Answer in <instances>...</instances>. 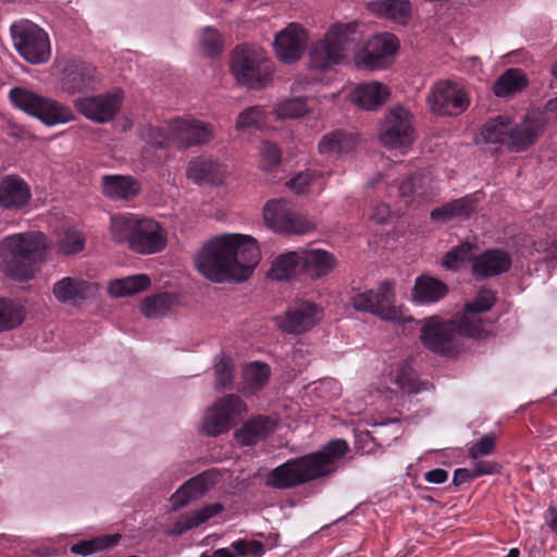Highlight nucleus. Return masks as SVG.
Segmentation results:
<instances>
[{
    "mask_svg": "<svg viewBox=\"0 0 557 557\" xmlns=\"http://www.w3.org/2000/svg\"><path fill=\"white\" fill-rule=\"evenodd\" d=\"M16 51L32 64L46 63L51 55L48 34L35 23L23 20L11 26Z\"/></svg>",
    "mask_w": 557,
    "mask_h": 557,
    "instance_id": "nucleus-10",
    "label": "nucleus"
},
{
    "mask_svg": "<svg viewBox=\"0 0 557 557\" xmlns=\"http://www.w3.org/2000/svg\"><path fill=\"white\" fill-rule=\"evenodd\" d=\"M495 300L494 292L481 289L473 300L467 302L465 311L457 317L460 321L461 332L467 336L481 337L484 333V322L478 314L488 311Z\"/></svg>",
    "mask_w": 557,
    "mask_h": 557,
    "instance_id": "nucleus-19",
    "label": "nucleus"
},
{
    "mask_svg": "<svg viewBox=\"0 0 557 557\" xmlns=\"http://www.w3.org/2000/svg\"><path fill=\"white\" fill-rule=\"evenodd\" d=\"M305 275V250L281 253V282L300 280Z\"/></svg>",
    "mask_w": 557,
    "mask_h": 557,
    "instance_id": "nucleus-47",
    "label": "nucleus"
},
{
    "mask_svg": "<svg viewBox=\"0 0 557 557\" xmlns=\"http://www.w3.org/2000/svg\"><path fill=\"white\" fill-rule=\"evenodd\" d=\"M54 246L59 255H75L85 248V238L79 231L65 227L57 232Z\"/></svg>",
    "mask_w": 557,
    "mask_h": 557,
    "instance_id": "nucleus-46",
    "label": "nucleus"
},
{
    "mask_svg": "<svg viewBox=\"0 0 557 557\" xmlns=\"http://www.w3.org/2000/svg\"><path fill=\"white\" fill-rule=\"evenodd\" d=\"M98 285L82 276H67L54 283L52 293L62 304L76 305L78 301L95 296Z\"/></svg>",
    "mask_w": 557,
    "mask_h": 557,
    "instance_id": "nucleus-21",
    "label": "nucleus"
},
{
    "mask_svg": "<svg viewBox=\"0 0 557 557\" xmlns=\"http://www.w3.org/2000/svg\"><path fill=\"white\" fill-rule=\"evenodd\" d=\"M317 227L313 219L295 211L281 212V233L305 235Z\"/></svg>",
    "mask_w": 557,
    "mask_h": 557,
    "instance_id": "nucleus-44",
    "label": "nucleus"
},
{
    "mask_svg": "<svg viewBox=\"0 0 557 557\" xmlns=\"http://www.w3.org/2000/svg\"><path fill=\"white\" fill-rule=\"evenodd\" d=\"M151 280L147 274H136L116 278L109 284V293L113 297H127L147 289Z\"/></svg>",
    "mask_w": 557,
    "mask_h": 557,
    "instance_id": "nucleus-41",
    "label": "nucleus"
},
{
    "mask_svg": "<svg viewBox=\"0 0 557 557\" xmlns=\"http://www.w3.org/2000/svg\"><path fill=\"white\" fill-rule=\"evenodd\" d=\"M222 47L221 35L215 28L210 26L202 28L199 34V48L203 54L214 57L221 52Z\"/></svg>",
    "mask_w": 557,
    "mask_h": 557,
    "instance_id": "nucleus-52",
    "label": "nucleus"
},
{
    "mask_svg": "<svg viewBox=\"0 0 557 557\" xmlns=\"http://www.w3.org/2000/svg\"><path fill=\"white\" fill-rule=\"evenodd\" d=\"M432 176L426 172H419L409 176L399 186V196L406 203L424 201L434 195Z\"/></svg>",
    "mask_w": 557,
    "mask_h": 557,
    "instance_id": "nucleus-31",
    "label": "nucleus"
},
{
    "mask_svg": "<svg viewBox=\"0 0 557 557\" xmlns=\"http://www.w3.org/2000/svg\"><path fill=\"white\" fill-rule=\"evenodd\" d=\"M259 164L265 172H271L278 164V148L275 143L263 139L259 147Z\"/></svg>",
    "mask_w": 557,
    "mask_h": 557,
    "instance_id": "nucleus-54",
    "label": "nucleus"
},
{
    "mask_svg": "<svg viewBox=\"0 0 557 557\" xmlns=\"http://www.w3.org/2000/svg\"><path fill=\"white\" fill-rule=\"evenodd\" d=\"M336 265L334 256L322 249L305 250V275L315 280L327 275Z\"/></svg>",
    "mask_w": 557,
    "mask_h": 557,
    "instance_id": "nucleus-36",
    "label": "nucleus"
},
{
    "mask_svg": "<svg viewBox=\"0 0 557 557\" xmlns=\"http://www.w3.org/2000/svg\"><path fill=\"white\" fill-rule=\"evenodd\" d=\"M102 193L113 200H129L140 190V184L131 175H104L101 178Z\"/></svg>",
    "mask_w": 557,
    "mask_h": 557,
    "instance_id": "nucleus-29",
    "label": "nucleus"
},
{
    "mask_svg": "<svg viewBox=\"0 0 557 557\" xmlns=\"http://www.w3.org/2000/svg\"><path fill=\"white\" fill-rule=\"evenodd\" d=\"M215 387L224 388L233 377L232 360L224 354H220L214 359Z\"/></svg>",
    "mask_w": 557,
    "mask_h": 557,
    "instance_id": "nucleus-53",
    "label": "nucleus"
},
{
    "mask_svg": "<svg viewBox=\"0 0 557 557\" xmlns=\"http://www.w3.org/2000/svg\"><path fill=\"white\" fill-rule=\"evenodd\" d=\"M391 381L396 388L407 393H418L420 389L413 377V372L409 363H399L389 374Z\"/></svg>",
    "mask_w": 557,
    "mask_h": 557,
    "instance_id": "nucleus-50",
    "label": "nucleus"
},
{
    "mask_svg": "<svg viewBox=\"0 0 557 557\" xmlns=\"http://www.w3.org/2000/svg\"><path fill=\"white\" fill-rule=\"evenodd\" d=\"M351 305L357 311L370 312L383 321L407 324L413 319L407 315L401 306L395 304L394 283L384 281L377 289L359 293L351 298Z\"/></svg>",
    "mask_w": 557,
    "mask_h": 557,
    "instance_id": "nucleus-8",
    "label": "nucleus"
},
{
    "mask_svg": "<svg viewBox=\"0 0 557 557\" xmlns=\"http://www.w3.org/2000/svg\"><path fill=\"white\" fill-rule=\"evenodd\" d=\"M472 471L475 478L484 474H493L497 471V465L487 460H478L473 463Z\"/></svg>",
    "mask_w": 557,
    "mask_h": 557,
    "instance_id": "nucleus-61",
    "label": "nucleus"
},
{
    "mask_svg": "<svg viewBox=\"0 0 557 557\" xmlns=\"http://www.w3.org/2000/svg\"><path fill=\"white\" fill-rule=\"evenodd\" d=\"M263 554L264 546L261 542L238 540L212 554L203 553L200 557H261Z\"/></svg>",
    "mask_w": 557,
    "mask_h": 557,
    "instance_id": "nucleus-40",
    "label": "nucleus"
},
{
    "mask_svg": "<svg viewBox=\"0 0 557 557\" xmlns=\"http://www.w3.org/2000/svg\"><path fill=\"white\" fill-rule=\"evenodd\" d=\"M448 293V286L428 274L418 276L412 288V300L418 304H433L443 299Z\"/></svg>",
    "mask_w": 557,
    "mask_h": 557,
    "instance_id": "nucleus-33",
    "label": "nucleus"
},
{
    "mask_svg": "<svg viewBox=\"0 0 557 557\" xmlns=\"http://www.w3.org/2000/svg\"><path fill=\"white\" fill-rule=\"evenodd\" d=\"M399 42L395 35L384 33L370 38L363 51L355 57L358 69L370 71L382 70L387 66L388 59L398 50Z\"/></svg>",
    "mask_w": 557,
    "mask_h": 557,
    "instance_id": "nucleus-16",
    "label": "nucleus"
},
{
    "mask_svg": "<svg viewBox=\"0 0 557 557\" xmlns=\"http://www.w3.org/2000/svg\"><path fill=\"white\" fill-rule=\"evenodd\" d=\"M544 520L550 531L557 534V507L550 506L544 513Z\"/></svg>",
    "mask_w": 557,
    "mask_h": 557,
    "instance_id": "nucleus-64",
    "label": "nucleus"
},
{
    "mask_svg": "<svg viewBox=\"0 0 557 557\" xmlns=\"http://www.w3.org/2000/svg\"><path fill=\"white\" fill-rule=\"evenodd\" d=\"M277 119L278 111L275 107L253 106L238 114L235 127L237 131H247L252 127L263 131L275 123Z\"/></svg>",
    "mask_w": 557,
    "mask_h": 557,
    "instance_id": "nucleus-30",
    "label": "nucleus"
},
{
    "mask_svg": "<svg viewBox=\"0 0 557 557\" xmlns=\"http://www.w3.org/2000/svg\"><path fill=\"white\" fill-rule=\"evenodd\" d=\"M357 22L335 23L322 39L314 41L309 49L311 70L327 72L348 61V53L360 42Z\"/></svg>",
    "mask_w": 557,
    "mask_h": 557,
    "instance_id": "nucleus-5",
    "label": "nucleus"
},
{
    "mask_svg": "<svg viewBox=\"0 0 557 557\" xmlns=\"http://www.w3.org/2000/svg\"><path fill=\"white\" fill-rule=\"evenodd\" d=\"M263 222L273 233L278 232V200L271 199L263 207Z\"/></svg>",
    "mask_w": 557,
    "mask_h": 557,
    "instance_id": "nucleus-57",
    "label": "nucleus"
},
{
    "mask_svg": "<svg viewBox=\"0 0 557 557\" xmlns=\"http://www.w3.org/2000/svg\"><path fill=\"white\" fill-rule=\"evenodd\" d=\"M344 440H333L320 450L281 465V488L299 485L337 470V462L348 453Z\"/></svg>",
    "mask_w": 557,
    "mask_h": 557,
    "instance_id": "nucleus-3",
    "label": "nucleus"
},
{
    "mask_svg": "<svg viewBox=\"0 0 557 557\" xmlns=\"http://www.w3.org/2000/svg\"><path fill=\"white\" fill-rule=\"evenodd\" d=\"M307 104L302 99H289L281 103L282 117H299L307 113Z\"/></svg>",
    "mask_w": 557,
    "mask_h": 557,
    "instance_id": "nucleus-58",
    "label": "nucleus"
},
{
    "mask_svg": "<svg viewBox=\"0 0 557 557\" xmlns=\"http://www.w3.org/2000/svg\"><path fill=\"white\" fill-rule=\"evenodd\" d=\"M462 335L467 336L461 332L457 317L449 321L430 317L423 321L419 337L422 345L432 352L451 357L460 351Z\"/></svg>",
    "mask_w": 557,
    "mask_h": 557,
    "instance_id": "nucleus-9",
    "label": "nucleus"
},
{
    "mask_svg": "<svg viewBox=\"0 0 557 557\" xmlns=\"http://www.w3.org/2000/svg\"><path fill=\"white\" fill-rule=\"evenodd\" d=\"M139 136L143 141L153 147L188 148L209 143L214 136V128L211 124L191 116L176 117L161 126L145 125Z\"/></svg>",
    "mask_w": 557,
    "mask_h": 557,
    "instance_id": "nucleus-4",
    "label": "nucleus"
},
{
    "mask_svg": "<svg viewBox=\"0 0 557 557\" xmlns=\"http://www.w3.org/2000/svg\"><path fill=\"white\" fill-rule=\"evenodd\" d=\"M228 175L227 164L211 157H197L186 165V177L199 185L220 186Z\"/></svg>",
    "mask_w": 557,
    "mask_h": 557,
    "instance_id": "nucleus-20",
    "label": "nucleus"
},
{
    "mask_svg": "<svg viewBox=\"0 0 557 557\" xmlns=\"http://www.w3.org/2000/svg\"><path fill=\"white\" fill-rule=\"evenodd\" d=\"M60 65L61 87L70 95L94 90L100 85L101 77L97 67L86 61L72 59Z\"/></svg>",
    "mask_w": 557,
    "mask_h": 557,
    "instance_id": "nucleus-14",
    "label": "nucleus"
},
{
    "mask_svg": "<svg viewBox=\"0 0 557 557\" xmlns=\"http://www.w3.org/2000/svg\"><path fill=\"white\" fill-rule=\"evenodd\" d=\"M478 202L479 198L475 194L467 195L435 208L431 212V219L435 222H447L455 218L468 219L475 211Z\"/></svg>",
    "mask_w": 557,
    "mask_h": 557,
    "instance_id": "nucleus-32",
    "label": "nucleus"
},
{
    "mask_svg": "<svg viewBox=\"0 0 557 557\" xmlns=\"http://www.w3.org/2000/svg\"><path fill=\"white\" fill-rule=\"evenodd\" d=\"M32 199L30 186L15 174L4 176L0 181V206L9 210H21Z\"/></svg>",
    "mask_w": 557,
    "mask_h": 557,
    "instance_id": "nucleus-22",
    "label": "nucleus"
},
{
    "mask_svg": "<svg viewBox=\"0 0 557 557\" xmlns=\"http://www.w3.org/2000/svg\"><path fill=\"white\" fill-rule=\"evenodd\" d=\"M176 304V296L171 293H160L146 297L140 306L141 313L149 319L166 315Z\"/></svg>",
    "mask_w": 557,
    "mask_h": 557,
    "instance_id": "nucleus-42",
    "label": "nucleus"
},
{
    "mask_svg": "<svg viewBox=\"0 0 557 557\" xmlns=\"http://www.w3.org/2000/svg\"><path fill=\"white\" fill-rule=\"evenodd\" d=\"M284 410L286 412V420H290V422H286V426L288 429H292V423L297 421V418L299 417L300 407L299 404L293 400H284L283 404H281V410ZM283 412L281 411V414Z\"/></svg>",
    "mask_w": 557,
    "mask_h": 557,
    "instance_id": "nucleus-60",
    "label": "nucleus"
},
{
    "mask_svg": "<svg viewBox=\"0 0 557 557\" xmlns=\"http://www.w3.org/2000/svg\"><path fill=\"white\" fill-rule=\"evenodd\" d=\"M323 315L322 307L313 301L297 298L285 310L281 319V330L290 334H302L318 325Z\"/></svg>",
    "mask_w": 557,
    "mask_h": 557,
    "instance_id": "nucleus-15",
    "label": "nucleus"
},
{
    "mask_svg": "<svg viewBox=\"0 0 557 557\" xmlns=\"http://www.w3.org/2000/svg\"><path fill=\"white\" fill-rule=\"evenodd\" d=\"M49 247L42 232L9 235L0 242V270L14 280H27L33 275L34 265L45 259Z\"/></svg>",
    "mask_w": 557,
    "mask_h": 557,
    "instance_id": "nucleus-2",
    "label": "nucleus"
},
{
    "mask_svg": "<svg viewBox=\"0 0 557 557\" xmlns=\"http://www.w3.org/2000/svg\"><path fill=\"white\" fill-rule=\"evenodd\" d=\"M511 257L502 249H488L472 260V273L476 278H486L507 272Z\"/></svg>",
    "mask_w": 557,
    "mask_h": 557,
    "instance_id": "nucleus-24",
    "label": "nucleus"
},
{
    "mask_svg": "<svg viewBox=\"0 0 557 557\" xmlns=\"http://www.w3.org/2000/svg\"><path fill=\"white\" fill-rule=\"evenodd\" d=\"M275 421L265 416H256L247 420L235 431L234 437L240 446H253L265 440L275 430Z\"/></svg>",
    "mask_w": 557,
    "mask_h": 557,
    "instance_id": "nucleus-28",
    "label": "nucleus"
},
{
    "mask_svg": "<svg viewBox=\"0 0 557 557\" xmlns=\"http://www.w3.org/2000/svg\"><path fill=\"white\" fill-rule=\"evenodd\" d=\"M247 404L237 395H226L207 408L201 421V431L209 436L227 433L235 421L247 413Z\"/></svg>",
    "mask_w": 557,
    "mask_h": 557,
    "instance_id": "nucleus-11",
    "label": "nucleus"
},
{
    "mask_svg": "<svg viewBox=\"0 0 557 557\" xmlns=\"http://www.w3.org/2000/svg\"><path fill=\"white\" fill-rule=\"evenodd\" d=\"M389 96L387 87L379 82L359 85L351 92V100L366 110H374L383 104Z\"/></svg>",
    "mask_w": 557,
    "mask_h": 557,
    "instance_id": "nucleus-34",
    "label": "nucleus"
},
{
    "mask_svg": "<svg viewBox=\"0 0 557 557\" xmlns=\"http://www.w3.org/2000/svg\"><path fill=\"white\" fill-rule=\"evenodd\" d=\"M448 478V473L444 469H433L428 471L424 475L425 481L429 483L441 484L444 483Z\"/></svg>",
    "mask_w": 557,
    "mask_h": 557,
    "instance_id": "nucleus-63",
    "label": "nucleus"
},
{
    "mask_svg": "<svg viewBox=\"0 0 557 557\" xmlns=\"http://www.w3.org/2000/svg\"><path fill=\"white\" fill-rule=\"evenodd\" d=\"M139 221L140 218L133 213L112 215L109 227L111 238L117 244H127L129 247Z\"/></svg>",
    "mask_w": 557,
    "mask_h": 557,
    "instance_id": "nucleus-37",
    "label": "nucleus"
},
{
    "mask_svg": "<svg viewBox=\"0 0 557 557\" xmlns=\"http://www.w3.org/2000/svg\"><path fill=\"white\" fill-rule=\"evenodd\" d=\"M222 509V505L212 504L194 510L191 512L182 515L174 522L170 532L175 535L183 534L184 532L194 529L200 525L201 523L208 521L210 518L216 516Z\"/></svg>",
    "mask_w": 557,
    "mask_h": 557,
    "instance_id": "nucleus-38",
    "label": "nucleus"
},
{
    "mask_svg": "<svg viewBox=\"0 0 557 557\" xmlns=\"http://www.w3.org/2000/svg\"><path fill=\"white\" fill-rule=\"evenodd\" d=\"M544 131V121L536 113H528L524 120L517 125L511 124L509 148L520 152L532 146Z\"/></svg>",
    "mask_w": 557,
    "mask_h": 557,
    "instance_id": "nucleus-23",
    "label": "nucleus"
},
{
    "mask_svg": "<svg viewBox=\"0 0 557 557\" xmlns=\"http://www.w3.org/2000/svg\"><path fill=\"white\" fill-rule=\"evenodd\" d=\"M314 391L319 397L325 400H332L339 396L341 387L335 380L325 379L318 383Z\"/></svg>",
    "mask_w": 557,
    "mask_h": 557,
    "instance_id": "nucleus-59",
    "label": "nucleus"
},
{
    "mask_svg": "<svg viewBox=\"0 0 557 557\" xmlns=\"http://www.w3.org/2000/svg\"><path fill=\"white\" fill-rule=\"evenodd\" d=\"M123 92L121 89L83 97L75 101L77 110L88 120L97 123H107L114 119L122 106Z\"/></svg>",
    "mask_w": 557,
    "mask_h": 557,
    "instance_id": "nucleus-17",
    "label": "nucleus"
},
{
    "mask_svg": "<svg viewBox=\"0 0 557 557\" xmlns=\"http://www.w3.org/2000/svg\"><path fill=\"white\" fill-rule=\"evenodd\" d=\"M260 258L256 238L227 233L206 242L195 253L194 264L212 283H240L250 277Z\"/></svg>",
    "mask_w": 557,
    "mask_h": 557,
    "instance_id": "nucleus-1",
    "label": "nucleus"
},
{
    "mask_svg": "<svg viewBox=\"0 0 557 557\" xmlns=\"http://www.w3.org/2000/svg\"><path fill=\"white\" fill-rule=\"evenodd\" d=\"M120 540V534L98 536L92 540L82 541L73 545L71 550L77 555L88 556L96 552L115 546Z\"/></svg>",
    "mask_w": 557,
    "mask_h": 557,
    "instance_id": "nucleus-49",
    "label": "nucleus"
},
{
    "mask_svg": "<svg viewBox=\"0 0 557 557\" xmlns=\"http://www.w3.org/2000/svg\"><path fill=\"white\" fill-rule=\"evenodd\" d=\"M11 104L24 113L38 119L47 126L65 124L74 119L72 110L57 100L35 92L25 86L12 87L9 91Z\"/></svg>",
    "mask_w": 557,
    "mask_h": 557,
    "instance_id": "nucleus-7",
    "label": "nucleus"
},
{
    "mask_svg": "<svg viewBox=\"0 0 557 557\" xmlns=\"http://www.w3.org/2000/svg\"><path fill=\"white\" fill-rule=\"evenodd\" d=\"M426 101L431 111L440 115H458L466 111L470 103L465 89L450 81L434 84Z\"/></svg>",
    "mask_w": 557,
    "mask_h": 557,
    "instance_id": "nucleus-13",
    "label": "nucleus"
},
{
    "mask_svg": "<svg viewBox=\"0 0 557 557\" xmlns=\"http://www.w3.org/2000/svg\"><path fill=\"white\" fill-rule=\"evenodd\" d=\"M510 132L511 119L500 115L486 122L481 134L485 143L502 144L509 147Z\"/></svg>",
    "mask_w": 557,
    "mask_h": 557,
    "instance_id": "nucleus-45",
    "label": "nucleus"
},
{
    "mask_svg": "<svg viewBox=\"0 0 557 557\" xmlns=\"http://www.w3.org/2000/svg\"><path fill=\"white\" fill-rule=\"evenodd\" d=\"M496 446V435L491 432L484 434L479 441L471 444L468 448V456L472 460H476L480 457L491 455Z\"/></svg>",
    "mask_w": 557,
    "mask_h": 557,
    "instance_id": "nucleus-56",
    "label": "nucleus"
},
{
    "mask_svg": "<svg viewBox=\"0 0 557 557\" xmlns=\"http://www.w3.org/2000/svg\"><path fill=\"white\" fill-rule=\"evenodd\" d=\"M389 213V207L385 203H381L373 208L372 213H370V219L379 224H382L387 220Z\"/></svg>",
    "mask_w": 557,
    "mask_h": 557,
    "instance_id": "nucleus-62",
    "label": "nucleus"
},
{
    "mask_svg": "<svg viewBox=\"0 0 557 557\" xmlns=\"http://www.w3.org/2000/svg\"><path fill=\"white\" fill-rule=\"evenodd\" d=\"M212 484V478L208 473H201L183 484L172 497V509L178 510L190 500L203 495Z\"/></svg>",
    "mask_w": 557,
    "mask_h": 557,
    "instance_id": "nucleus-35",
    "label": "nucleus"
},
{
    "mask_svg": "<svg viewBox=\"0 0 557 557\" xmlns=\"http://www.w3.org/2000/svg\"><path fill=\"white\" fill-rule=\"evenodd\" d=\"M528 77L520 69L506 70L494 83L493 91L497 97H509L528 86Z\"/></svg>",
    "mask_w": 557,
    "mask_h": 557,
    "instance_id": "nucleus-39",
    "label": "nucleus"
},
{
    "mask_svg": "<svg viewBox=\"0 0 557 557\" xmlns=\"http://www.w3.org/2000/svg\"><path fill=\"white\" fill-rule=\"evenodd\" d=\"M472 245L462 243L448 251L442 260V265L447 270H457L469 258Z\"/></svg>",
    "mask_w": 557,
    "mask_h": 557,
    "instance_id": "nucleus-55",
    "label": "nucleus"
},
{
    "mask_svg": "<svg viewBox=\"0 0 557 557\" xmlns=\"http://www.w3.org/2000/svg\"><path fill=\"white\" fill-rule=\"evenodd\" d=\"M25 318L26 309L21 302L5 298L0 299V332L18 327Z\"/></svg>",
    "mask_w": 557,
    "mask_h": 557,
    "instance_id": "nucleus-43",
    "label": "nucleus"
},
{
    "mask_svg": "<svg viewBox=\"0 0 557 557\" xmlns=\"http://www.w3.org/2000/svg\"><path fill=\"white\" fill-rule=\"evenodd\" d=\"M308 42V33L296 22L289 23L281 29V62L293 63L298 61L305 52Z\"/></svg>",
    "mask_w": 557,
    "mask_h": 557,
    "instance_id": "nucleus-25",
    "label": "nucleus"
},
{
    "mask_svg": "<svg viewBox=\"0 0 557 557\" xmlns=\"http://www.w3.org/2000/svg\"><path fill=\"white\" fill-rule=\"evenodd\" d=\"M379 139L388 149L408 148L416 140L412 113L401 107H393L385 114Z\"/></svg>",
    "mask_w": 557,
    "mask_h": 557,
    "instance_id": "nucleus-12",
    "label": "nucleus"
},
{
    "mask_svg": "<svg viewBox=\"0 0 557 557\" xmlns=\"http://www.w3.org/2000/svg\"><path fill=\"white\" fill-rule=\"evenodd\" d=\"M320 177V173L307 170L294 175L285 185L293 194L302 196L310 193L311 187Z\"/></svg>",
    "mask_w": 557,
    "mask_h": 557,
    "instance_id": "nucleus-51",
    "label": "nucleus"
},
{
    "mask_svg": "<svg viewBox=\"0 0 557 557\" xmlns=\"http://www.w3.org/2000/svg\"><path fill=\"white\" fill-rule=\"evenodd\" d=\"M231 71L240 85L262 89L273 82L275 65L262 48L243 45L233 52Z\"/></svg>",
    "mask_w": 557,
    "mask_h": 557,
    "instance_id": "nucleus-6",
    "label": "nucleus"
},
{
    "mask_svg": "<svg viewBox=\"0 0 557 557\" xmlns=\"http://www.w3.org/2000/svg\"><path fill=\"white\" fill-rule=\"evenodd\" d=\"M366 8L376 17L403 26L407 25L412 16V7L409 0H372L367 2Z\"/></svg>",
    "mask_w": 557,
    "mask_h": 557,
    "instance_id": "nucleus-26",
    "label": "nucleus"
},
{
    "mask_svg": "<svg viewBox=\"0 0 557 557\" xmlns=\"http://www.w3.org/2000/svg\"><path fill=\"white\" fill-rule=\"evenodd\" d=\"M270 369L265 363L252 362L248 364L243 373L244 387L246 394H253L262 388L268 382Z\"/></svg>",
    "mask_w": 557,
    "mask_h": 557,
    "instance_id": "nucleus-48",
    "label": "nucleus"
},
{
    "mask_svg": "<svg viewBox=\"0 0 557 557\" xmlns=\"http://www.w3.org/2000/svg\"><path fill=\"white\" fill-rule=\"evenodd\" d=\"M165 230L154 220L140 218L129 249L141 255H153L166 247Z\"/></svg>",
    "mask_w": 557,
    "mask_h": 557,
    "instance_id": "nucleus-18",
    "label": "nucleus"
},
{
    "mask_svg": "<svg viewBox=\"0 0 557 557\" xmlns=\"http://www.w3.org/2000/svg\"><path fill=\"white\" fill-rule=\"evenodd\" d=\"M358 145V138L348 132L335 129L325 134L319 143V152L325 158L339 159L352 153Z\"/></svg>",
    "mask_w": 557,
    "mask_h": 557,
    "instance_id": "nucleus-27",
    "label": "nucleus"
}]
</instances>
